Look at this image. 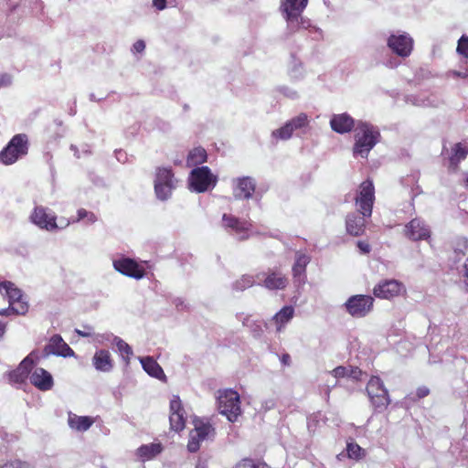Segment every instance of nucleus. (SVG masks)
<instances>
[{
  "instance_id": "40",
  "label": "nucleus",
  "mask_w": 468,
  "mask_h": 468,
  "mask_svg": "<svg viewBox=\"0 0 468 468\" xmlns=\"http://www.w3.org/2000/svg\"><path fill=\"white\" fill-rule=\"evenodd\" d=\"M454 253L456 254L457 260H461V256L468 254V240L466 239H460L456 247L454 248Z\"/></svg>"
},
{
  "instance_id": "17",
  "label": "nucleus",
  "mask_w": 468,
  "mask_h": 468,
  "mask_svg": "<svg viewBox=\"0 0 468 468\" xmlns=\"http://www.w3.org/2000/svg\"><path fill=\"white\" fill-rule=\"evenodd\" d=\"M37 358V354L35 351L31 352L22 360L16 369L9 373V381L16 384L23 383L27 378L29 371L35 363V359Z\"/></svg>"
},
{
  "instance_id": "10",
  "label": "nucleus",
  "mask_w": 468,
  "mask_h": 468,
  "mask_svg": "<svg viewBox=\"0 0 468 468\" xmlns=\"http://www.w3.org/2000/svg\"><path fill=\"white\" fill-rule=\"evenodd\" d=\"M413 39L407 33L392 34L388 38V47L401 58L409 57L413 49Z\"/></svg>"
},
{
  "instance_id": "15",
  "label": "nucleus",
  "mask_w": 468,
  "mask_h": 468,
  "mask_svg": "<svg viewBox=\"0 0 468 468\" xmlns=\"http://www.w3.org/2000/svg\"><path fill=\"white\" fill-rule=\"evenodd\" d=\"M170 425L175 431H180L185 428L186 418L181 400L178 396H173L170 400Z\"/></svg>"
},
{
  "instance_id": "21",
  "label": "nucleus",
  "mask_w": 468,
  "mask_h": 468,
  "mask_svg": "<svg viewBox=\"0 0 468 468\" xmlns=\"http://www.w3.org/2000/svg\"><path fill=\"white\" fill-rule=\"evenodd\" d=\"M309 262L310 256L301 251L296 252L295 262L292 266V276L296 284L303 285L305 282V270Z\"/></svg>"
},
{
  "instance_id": "19",
  "label": "nucleus",
  "mask_w": 468,
  "mask_h": 468,
  "mask_svg": "<svg viewBox=\"0 0 468 468\" xmlns=\"http://www.w3.org/2000/svg\"><path fill=\"white\" fill-rule=\"evenodd\" d=\"M255 187V180L250 176L239 177L233 180V195L237 199L250 198Z\"/></svg>"
},
{
  "instance_id": "60",
  "label": "nucleus",
  "mask_w": 468,
  "mask_h": 468,
  "mask_svg": "<svg viewBox=\"0 0 468 468\" xmlns=\"http://www.w3.org/2000/svg\"><path fill=\"white\" fill-rule=\"evenodd\" d=\"M110 335H101V339H98L99 342H102L103 340H110Z\"/></svg>"
},
{
  "instance_id": "6",
  "label": "nucleus",
  "mask_w": 468,
  "mask_h": 468,
  "mask_svg": "<svg viewBox=\"0 0 468 468\" xmlns=\"http://www.w3.org/2000/svg\"><path fill=\"white\" fill-rule=\"evenodd\" d=\"M214 436L215 429L209 422L196 419L194 420V429L189 433L187 450L190 452H197L202 441L213 439Z\"/></svg>"
},
{
  "instance_id": "55",
  "label": "nucleus",
  "mask_w": 468,
  "mask_h": 468,
  "mask_svg": "<svg viewBox=\"0 0 468 468\" xmlns=\"http://www.w3.org/2000/svg\"><path fill=\"white\" fill-rule=\"evenodd\" d=\"M290 361H291V356L290 355L288 354H284L282 356V363L284 364V365H289L290 364Z\"/></svg>"
},
{
  "instance_id": "3",
  "label": "nucleus",
  "mask_w": 468,
  "mask_h": 468,
  "mask_svg": "<svg viewBox=\"0 0 468 468\" xmlns=\"http://www.w3.org/2000/svg\"><path fill=\"white\" fill-rule=\"evenodd\" d=\"M28 144L26 134L15 135L8 144L0 152V162L5 165L16 163L27 154Z\"/></svg>"
},
{
  "instance_id": "42",
  "label": "nucleus",
  "mask_w": 468,
  "mask_h": 468,
  "mask_svg": "<svg viewBox=\"0 0 468 468\" xmlns=\"http://www.w3.org/2000/svg\"><path fill=\"white\" fill-rule=\"evenodd\" d=\"M236 468H270L264 463H255L250 459H243L240 463L236 465Z\"/></svg>"
},
{
  "instance_id": "39",
  "label": "nucleus",
  "mask_w": 468,
  "mask_h": 468,
  "mask_svg": "<svg viewBox=\"0 0 468 468\" xmlns=\"http://www.w3.org/2000/svg\"><path fill=\"white\" fill-rule=\"evenodd\" d=\"M83 219H86L87 223L92 224L97 221V217L93 212L88 211L84 208H80L78 210V217L76 218H72V222H79Z\"/></svg>"
},
{
  "instance_id": "26",
  "label": "nucleus",
  "mask_w": 468,
  "mask_h": 468,
  "mask_svg": "<svg viewBox=\"0 0 468 468\" xmlns=\"http://www.w3.org/2000/svg\"><path fill=\"white\" fill-rule=\"evenodd\" d=\"M144 370L151 377L165 380L166 377L160 365L151 356L139 357Z\"/></svg>"
},
{
  "instance_id": "13",
  "label": "nucleus",
  "mask_w": 468,
  "mask_h": 468,
  "mask_svg": "<svg viewBox=\"0 0 468 468\" xmlns=\"http://www.w3.org/2000/svg\"><path fill=\"white\" fill-rule=\"evenodd\" d=\"M308 0H287L285 2V19L288 22V25L292 28H296L299 27V18L301 19V24L303 27H307L305 26V22L303 18L301 16V14L306 7Z\"/></svg>"
},
{
  "instance_id": "52",
  "label": "nucleus",
  "mask_w": 468,
  "mask_h": 468,
  "mask_svg": "<svg viewBox=\"0 0 468 468\" xmlns=\"http://www.w3.org/2000/svg\"><path fill=\"white\" fill-rule=\"evenodd\" d=\"M60 222V226H58V229H64V228H67L68 226H69L72 222V218H60L59 220Z\"/></svg>"
},
{
  "instance_id": "49",
  "label": "nucleus",
  "mask_w": 468,
  "mask_h": 468,
  "mask_svg": "<svg viewBox=\"0 0 468 468\" xmlns=\"http://www.w3.org/2000/svg\"><path fill=\"white\" fill-rule=\"evenodd\" d=\"M357 247L359 248V250L362 253H368L370 251V246L367 242L358 241Z\"/></svg>"
},
{
  "instance_id": "23",
  "label": "nucleus",
  "mask_w": 468,
  "mask_h": 468,
  "mask_svg": "<svg viewBox=\"0 0 468 468\" xmlns=\"http://www.w3.org/2000/svg\"><path fill=\"white\" fill-rule=\"evenodd\" d=\"M406 236L412 240L426 239L430 237V229L420 218H414L406 226Z\"/></svg>"
},
{
  "instance_id": "5",
  "label": "nucleus",
  "mask_w": 468,
  "mask_h": 468,
  "mask_svg": "<svg viewBox=\"0 0 468 468\" xmlns=\"http://www.w3.org/2000/svg\"><path fill=\"white\" fill-rule=\"evenodd\" d=\"M367 393L372 406L378 411H383L390 403L388 392L378 377H372L367 385Z\"/></svg>"
},
{
  "instance_id": "9",
  "label": "nucleus",
  "mask_w": 468,
  "mask_h": 468,
  "mask_svg": "<svg viewBox=\"0 0 468 468\" xmlns=\"http://www.w3.org/2000/svg\"><path fill=\"white\" fill-rule=\"evenodd\" d=\"M175 187V181L171 170L158 168L154 181V190L157 197L161 200L167 199Z\"/></svg>"
},
{
  "instance_id": "29",
  "label": "nucleus",
  "mask_w": 468,
  "mask_h": 468,
  "mask_svg": "<svg viewBox=\"0 0 468 468\" xmlns=\"http://www.w3.org/2000/svg\"><path fill=\"white\" fill-rule=\"evenodd\" d=\"M288 284V279L281 273L271 272L264 280L263 285L269 290H282Z\"/></svg>"
},
{
  "instance_id": "34",
  "label": "nucleus",
  "mask_w": 468,
  "mask_h": 468,
  "mask_svg": "<svg viewBox=\"0 0 468 468\" xmlns=\"http://www.w3.org/2000/svg\"><path fill=\"white\" fill-rule=\"evenodd\" d=\"M452 152L453 154L450 157V164L452 166L456 167L458 163L466 157L468 154V148L462 143H459L454 145Z\"/></svg>"
},
{
  "instance_id": "4",
  "label": "nucleus",
  "mask_w": 468,
  "mask_h": 468,
  "mask_svg": "<svg viewBox=\"0 0 468 468\" xmlns=\"http://www.w3.org/2000/svg\"><path fill=\"white\" fill-rule=\"evenodd\" d=\"M218 177L212 174L207 166H201L191 171L189 186L192 190L202 193L215 187Z\"/></svg>"
},
{
  "instance_id": "20",
  "label": "nucleus",
  "mask_w": 468,
  "mask_h": 468,
  "mask_svg": "<svg viewBox=\"0 0 468 468\" xmlns=\"http://www.w3.org/2000/svg\"><path fill=\"white\" fill-rule=\"evenodd\" d=\"M222 224L225 229H230L236 233L239 239H246L249 238L248 231L250 224L247 221H242L232 215L224 214L222 217Z\"/></svg>"
},
{
  "instance_id": "61",
  "label": "nucleus",
  "mask_w": 468,
  "mask_h": 468,
  "mask_svg": "<svg viewBox=\"0 0 468 468\" xmlns=\"http://www.w3.org/2000/svg\"><path fill=\"white\" fill-rule=\"evenodd\" d=\"M466 187L468 188V176L466 178Z\"/></svg>"
},
{
  "instance_id": "58",
  "label": "nucleus",
  "mask_w": 468,
  "mask_h": 468,
  "mask_svg": "<svg viewBox=\"0 0 468 468\" xmlns=\"http://www.w3.org/2000/svg\"><path fill=\"white\" fill-rule=\"evenodd\" d=\"M287 0H281V9L282 11V13L285 15V2Z\"/></svg>"
},
{
  "instance_id": "50",
  "label": "nucleus",
  "mask_w": 468,
  "mask_h": 468,
  "mask_svg": "<svg viewBox=\"0 0 468 468\" xmlns=\"http://www.w3.org/2000/svg\"><path fill=\"white\" fill-rule=\"evenodd\" d=\"M429 388H426V387H420L417 389V397L421 399V398H424L426 396H428L429 394Z\"/></svg>"
},
{
  "instance_id": "36",
  "label": "nucleus",
  "mask_w": 468,
  "mask_h": 468,
  "mask_svg": "<svg viewBox=\"0 0 468 468\" xmlns=\"http://www.w3.org/2000/svg\"><path fill=\"white\" fill-rule=\"evenodd\" d=\"M292 135V126L289 121L281 128L271 133V137L275 140H288Z\"/></svg>"
},
{
  "instance_id": "24",
  "label": "nucleus",
  "mask_w": 468,
  "mask_h": 468,
  "mask_svg": "<svg viewBox=\"0 0 468 468\" xmlns=\"http://www.w3.org/2000/svg\"><path fill=\"white\" fill-rule=\"evenodd\" d=\"M330 125L335 132L345 133L352 130L355 121L347 113L335 114L330 121Z\"/></svg>"
},
{
  "instance_id": "16",
  "label": "nucleus",
  "mask_w": 468,
  "mask_h": 468,
  "mask_svg": "<svg viewBox=\"0 0 468 468\" xmlns=\"http://www.w3.org/2000/svg\"><path fill=\"white\" fill-rule=\"evenodd\" d=\"M45 356H60L64 357L73 356L74 351L58 335L50 337L48 343L44 347Z\"/></svg>"
},
{
  "instance_id": "44",
  "label": "nucleus",
  "mask_w": 468,
  "mask_h": 468,
  "mask_svg": "<svg viewBox=\"0 0 468 468\" xmlns=\"http://www.w3.org/2000/svg\"><path fill=\"white\" fill-rule=\"evenodd\" d=\"M361 448L357 444L350 443L347 445V453L351 458H358L360 455Z\"/></svg>"
},
{
  "instance_id": "45",
  "label": "nucleus",
  "mask_w": 468,
  "mask_h": 468,
  "mask_svg": "<svg viewBox=\"0 0 468 468\" xmlns=\"http://www.w3.org/2000/svg\"><path fill=\"white\" fill-rule=\"evenodd\" d=\"M237 319L239 320L241 323H242V325L243 326H246V327H252V323L254 321L250 320V315L249 314H245L243 313H240V314H237Z\"/></svg>"
},
{
  "instance_id": "28",
  "label": "nucleus",
  "mask_w": 468,
  "mask_h": 468,
  "mask_svg": "<svg viewBox=\"0 0 468 468\" xmlns=\"http://www.w3.org/2000/svg\"><path fill=\"white\" fill-rule=\"evenodd\" d=\"M365 218L364 216L360 217L356 214L347 216L346 218V229L347 232L353 236L361 235L365 229Z\"/></svg>"
},
{
  "instance_id": "18",
  "label": "nucleus",
  "mask_w": 468,
  "mask_h": 468,
  "mask_svg": "<svg viewBox=\"0 0 468 468\" xmlns=\"http://www.w3.org/2000/svg\"><path fill=\"white\" fill-rule=\"evenodd\" d=\"M114 269L123 275L134 278L136 280L142 279L144 276V270L134 261L124 258L113 261Z\"/></svg>"
},
{
  "instance_id": "1",
  "label": "nucleus",
  "mask_w": 468,
  "mask_h": 468,
  "mask_svg": "<svg viewBox=\"0 0 468 468\" xmlns=\"http://www.w3.org/2000/svg\"><path fill=\"white\" fill-rule=\"evenodd\" d=\"M378 137L379 133L373 125L363 122H357L355 130L354 155L367 158L378 143Z\"/></svg>"
},
{
  "instance_id": "33",
  "label": "nucleus",
  "mask_w": 468,
  "mask_h": 468,
  "mask_svg": "<svg viewBox=\"0 0 468 468\" xmlns=\"http://www.w3.org/2000/svg\"><path fill=\"white\" fill-rule=\"evenodd\" d=\"M207 161V152L202 147L194 148L187 156V165L196 166Z\"/></svg>"
},
{
  "instance_id": "14",
  "label": "nucleus",
  "mask_w": 468,
  "mask_h": 468,
  "mask_svg": "<svg viewBox=\"0 0 468 468\" xmlns=\"http://www.w3.org/2000/svg\"><path fill=\"white\" fill-rule=\"evenodd\" d=\"M405 292L403 283L397 280H385L378 282L373 290L374 295L378 298L391 299Z\"/></svg>"
},
{
  "instance_id": "51",
  "label": "nucleus",
  "mask_w": 468,
  "mask_h": 468,
  "mask_svg": "<svg viewBox=\"0 0 468 468\" xmlns=\"http://www.w3.org/2000/svg\"><path fill=\"white\" fill-rule=\"evenodd\" d=\"M153 5L158 9L163 10L165 8L166 0H154Z\"/></svg>"
},
{
  "instance_id": "59",
  "label": "nucleus",
  "mask_w": 468,
  "mask_h": 468,
  "mask_svg": "<svg viewBox=\"0 0 468 468\" xmlns=\"http://www.w3.org/2000/svg\"><path fill=\"white\" fill-rule=\"evenodd\" d=\"M5 333V324H0V338L3 336Z\"/></svg>"
},
{
  "instance_id": "30",
  "label": "nucleus",
  "mask_w": 468,
  "mask_h": 468,
  "mask_svg": "<svg viewBox=\"0 0 468 468\" xmlns=\"http://www.w3.org/2000/svg\"><path fill=\"white\" fill-rule=\"evenodd\" d=\"M330 374L335 378H351L355 380H359L362 376V371L356 367H337L330 371Z\"/></svg>"
},
{
  "instance_id": "22",
  "label": "nucleus",
  "mask_w": 468,
  "mask_h": 468,
  "mask_svg": "<svg viewBox=\"0 0 468 468\" xmlns=\"http://www.w3.org/2000/svg\"><path fill=\"white\" fill-rule=\"evenodd\" d=\"M30 382L42 391H47L53 387V378L49 372L42 367H37L29 377Z\"/></svg>"
},
{
  "instance_id": "43",
  "label": "nucleus",
  "mask_w": 468,
  "mask_h": 468,
  "mask_svg": "<svg viewBox=\"0 0 468 468\" xmlns=\"http://www.w3.org/2000/svg\"><path fill=\"white\" fill-rule=\"evenodd\" d=\"M0 468H31V467L27 463L22 462L20 460H15V461L5 463Z\"/></svg>"
},
{
  "instance_id": "31",
  "label": "nucleus",
  "mask_w": 468,
  "mask_h": 468,
  "mask_svg": "<svg viewBox=\"0 0 468 468\" xmlns=\"http://www.w3.org/2000/svg\"><path fill=\"white\" fill-rule=\"evenodd\" d=\"M294 314V309L292 306H284L273 317L272 321L276 324V329L281 332L284 325L289 323Z\"/></svg>"
},
{
  "instance_id": "35",
  "label": "nucleus",
  "mask_w": 468,
  "mask_h": 468,
  "mask_svg": "<svg viewBox=\"0 0 468 468\" xmlns=\"http://www.w3.org/2000/svg\"><path fill=\"white\" fill-rule=\"evenodd\" d=\"M112 340L121 356L126 361V364H129L131 356H133L132 347L118 336H113Z\"/></svg>"
},
{
  "instance_id": "46",
  "label": "nucleus",
  "mask_w": 468,
  "mask_h": 468,
  "mask_svg": "<svg viewBox=\"0 0 468 468\" xmlns=\"http://www.w3.org/2000/svg\"><path fill=\"white\" fill-rule=\"evenodd\" d=\"M252 327H249L251 331V333L253 334V336L254 337H260L262 334V329L261 327V325L257 323V321L253 322L252 324Z\"/></svg>"
},
{
  "instance_id": "53",
  "label": "nucleus",
  "mask_w": 468,
  "mask_h": 468,
  "mask_svg": "<svg viewBox=\"0 0 468 468\" xmlns=\"http://www.w3.org/2000/svg\"><path fill=\"white\" fill-rule=\"evenodd\" d=\"M262 406L265 409V410L273 409L275 406V401L273 399H268V400L264 401Z\"/></svg>"
},
{
  "instance_id": "56",
  "label": "nucleus",
  "mask_w": 468,
  "mask_h": 468,
  "mask_svg": "<svg viewBox=\"0 0 468 468\" xmlns=\"http://www.w3.org/2000/svg\"><path fill=\"white\" fill-rule=\"evenodd\" d=\"M76 333L80 335V336H83V337H87V336H90V333H87V332H84V331H81V330H79V329H76Z\"/></svg>"
},
{
  "instance_id": "7",
  "label": "nucleus",
  "mask_w": 468,
  "mask_h": 468,
  "mask_svg": "<svg viewBox=\"0 0 468 468\" xmlns=\"http://www.w3.org/2000/svg\"><path fill=\"white\" fill-rule=\"evenodd\" d=\"M374 201L375 188L373 183L370 180H366L359 186V189L356 197V204L362 216H371Z\"/></svg>"
},
{
  "instance_id": "48",
  "label": "nucleus",
  "mask_w": 468,
  "mask_h": 468,
  "mask_svg": "<svg viewBox=\"0 0 468 468\" xmlns=\"http://www.w3.org/2000/svg\"><path fill=\"white\" fill-rule=\"evenodd\" d=\"M135 52H142L145 48V43L143 40H137L133 47Z\"/></svg>"
},
{
  "instance_id": "37",
  "label": "nucleus",
  "mask_w": 468,
  "mask_h": 468,
  "mask_svg": "<svg viewBox=\"0 0 468 468\" xmlns=\"http://www.w3.org/2000/svg\"><path fill=\"white\" fill-rule=\"evenodd\" d=\"M256 281L251 275H243L240 279L237 280L233 283V289L239 292H242L247 288L253 286Z\"/></svg>"
},
{
  "instance_id": "11",
  "label": "nucleus",
  "mask_w": 468,
  "mask_h": 468,
  "mask_svg": "<svg viewBox=\"0 0 468 468\" xmlns=\"http://www.w3.org/2000/svg\"><path fill=\"white\" fill-rule=\"evenodd\" d=\"M374 299L368 295H354L346 303L347 312L355 317L366 316L373 308Z\"/></svg>"
},
{
  "instance_id": "38",
  "label": "nucleus",
  "mask_w": 468,
  "mask_h": 468,
  "mask_svg": "<svg viewBox=\"0 0 468 468\" xmlns=\"http://www.w3.org/2000/svg\"><path fill=\"white\" fill-rule=\"evenodd\" d=\"M292 133L294 131L300 130L308 124V116L305 113H300L298 116L292 118L289 121Z\"/></svg>"
},
{
  "instance_id": "25",
  "label": "nucleus",
  "mask_w": 468,
  "mask_h": 468,
  "mask_svg": "<svg viewBox=\"0 0 468 468\" xmlns=\"http://www.w3.org/2000/svg\"><path fill=\"white\" fill-rule=\"evenodd\" d=\"M92 365L98 371L110 372L113 368L111 353L105 349L96 351L92 357Z\"/></svg>"
},
{
  "instance_id": "47",
  "label": "nucleus",
  "mask_w": 468,
  "mask_h": 468,
  "mask_svg": "<svg viewBox=\"0 0 468 468\" xmlns=\"http://www.w3.org/2000/svg\"><path fill=\"white\" fill-rule=\"evenodd\" d=\"M448 75L452 76L454 78L468 79V73L465 72V70H451L448 72Z\"/></svg>"
},
{
  "instance_id": "54",
  "label": "nucleus",
  "mask_w": 468,
  "mask_h": 468,
  "mask_svg": "<svg viewBox=\"0 0 468 468\" xmlns=\"http://www.w3.org/2000/svg\"><path fill=\"white\" fill-rule=\"evenodd\" d=\"M11 314H14L13 311H12V306L9 305L8 308H5V309H0V315H3V316H8L10 315Z\"/></svg>"
},
{
  "instance_id": "57",
  "label": "nucleus",
  "mask_w": 468,
  "mask_h": 468,
  "mask_svg": "<svg viewBox=\"0 0 468 468\" xmlns=\"http://www.w3.org/2000/svg\"><path fill=\"white\" fill-rule=\"evenodd\" d=\"M286 96L290 97V98H294L296 97V91L294 90H289V92L285 93Z\"/></svg>"
},
{
  "instance_id": "12",
  "label": "nucleus",
  "mask_w": 468,
  "mask_h": 468,
  "mask_svg": "<svg viewBox=\"0 0 468 468\" xmlns=\"http://www.w3.org/2000/svg\"><path fill=\"white\" fill-rule=\"evenodd\" d=\"M31 222L41 229L55 231L58 229L57 224V216L54 213H48V208L43 206H37L31 216Z\"/></svg>"
},
{
  "instance_id": "32",
  "label": "nucleus",
  "mask_w": 468,
  "mask_h": 468,
  "mask_svg": "<svg viewBox=\"0 0 468 468\" xmlns=\"http://www.w3.org/2000/svg\"><path fill=\"white\" fill-rule=\"evenodd\" d=\"M163 450L161 443H150L142 445L137 449V456L142 461L153 459Z\"/></svg>"
},
{
  "instance_id": "27",
  "label": "nucleus",
  "mask_w": 468,
  "mask_h": 468,
  "mask_svg": "<svg viewBox=\"0 0 468 468\" xmlns=\"http://www.w3.org/2000/svg\"><path fill=\"white\" fill-rule=\"evenodd\" d=\"M69 426L79 431H85L90 428L93 424V420L87 416H78L76 414L69 413L68 418Z\"/></svg>"
},
{
  "instance_id": "8",
  "label": "nucleus",
  "mask_w": 468,
  "mask_h": 468,
  "mask_svg": "<svg viewBox=\"0 0 468 468\" xmlns=\"http://www.w3.org/2000/svg\"><path fill=\"white\" fill-rule=\"evenodd\" d=\"M5 291L12 311L16 314H25L28 310L27 303L23 299V293L20 289L15 286L11 282H0V292Z\"/></svg>"
},
{
  "instance_id": "2",
  "label": "nucleus",
  "mask_w": 468,
  "mask_h": 468,
  "mask_svg": "<svg viewBox=\"0 0 468 468\" xmlns=\"http://www.w3.org/2000/svg\"><path fill=\"white\" fill-rule=\"evenodd\" d=\"M219 412L226 416L230 422H235L241 414L239 395L233 389L219 392L218 397Z\"/></svg>"
},
{
  "instance_id": "41",
  "label": "nucleus",
  "mask_w": 468,
  "mask_h": 468,
  "mask_svg": "<svg viewBox=\"0 0 468 468\" xmlns=\"http://www.w3.org/2000/svg\"><path fill=\"white\" fill-rule=\"evenodd\" d=\"M456 51L459 55L468 58V37L463 35L460 37L457 44Z\"/></svg>"
}]
</instances>
